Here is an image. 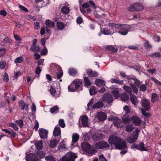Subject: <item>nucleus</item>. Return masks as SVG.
Returning <instances> with one entry per match:
<instances>
[{
    "label": "nucleus",
    "instance_id": "1",
    "mask_svg": "<svg viewBox=\"0 0 161 161\" xmlns=\"http://www.w3.org/2000/svg\"><path fill=\"white\" fill-rule=\"evenodd\" d=\"M82 148L89 156H91L95 152L94 148L97 149L108 147L109 145L104 141H101L95 143L94 147L90 146L86 142H83L81 144Z\"/></svg>",
    "mask_w": 161,
    "mask_h": 161
},
{
    "label": "nucleus",
    "instance_id": "2",
    "mask_svg": "<svg viewBox=\"0 0 161 161\" xmlns=\"http://www.w3.org/2000/svg\"><path fill=\"white\" fill-rule=\"evenodd\" d=\"M108 141L112 146H114L117 149L121 150L127 147L125 141H121L120 138L115 135H112L110 136Z\"/></svg>",
    "mask_w": 161,
    "mask_h": 161
},
{
    "label": "nucleus",
    "instance_id": "3",
    "mask_svg": "<svg viewBox=\"0 0 161 161\" xmlns=\"http://www.w3.org/2000/svg\"><path fill=\"white\" fill-rule=\"evenodd\" d=\"M108 25L110 27L119 29L118 32L123 36L126 35L131 27V25L127 24H119L112 23H109Z\"/></svg>",
    "mask_w": 161,
    "mask_h": 161
},
{
    "label": "nucleus",
    "instance_id": "4",
    "mask_svg": "<svg viewBox=\"0 0 161 161\" xmlns=\"http://www.w3.org/2000/svg\"><path fill=\"white\" fill-rule=\"evenodd\" d=\"M82 81L81 80L75 79L68 86V89L69 92H74L76 89L81 91L82 90L81 86Z\"/></svg>",
    "mask_w": 161,
    "mask_h": 161
},
{
    "label": "nucleus",
    "instance_id": "5",
    "mask_svg": "<svg viewBox=\"0 0 161 161\" xmlns=\"http://www.w3.org/2000/svg\"><path fill=\"white\" fill-rule=\"evenodd\" d=\"M50 70L51 72H55L56 73V76L55 78L57 79H59L63 75V72L60 67L58 65L54 64H51L50 67Z\"/></svg>",
    "mask_w": 161,
    "mask_h": 161
},
{
    "label": "nucleus",
    "instance_id": "6",
    "mask_svg": "<svg viewBox=\"0 0 161 161\" xmlns=\"http://www.w3.org/2000/svg\"><path fill=\"white\" fill-rule=\"evenodd\" d=\"M139 130L136 128L135 130L132 133L129 135L128 137L126 138L128 143H132L135 142L138 138L139 136Z\"/></svg>",
    "mask_w": 161,
    "mask_h": 161
},
{
    "label": "nucleus",
    "instance_id": "7",
    "mask_svg": "<svg viewBox=\"0 0 161 161\" xmlns=\"http://www.w3.org/2000/svg\"><path fill=\"white\" fill-rule=\"evenodd\" d=\"M128 81L129 82H130V85L133 92L135 93H137L138 92L137 88L133 85V84L134 83L137 87H138L140 86L142 82L135 78H129L128 79Z\"/></svg>",
    "mask_w": 161,
    "mask_h": 161
},
{
    "label": "nucleus",
    "instance_id": "8",
    "mask_svg": "<svg viewBox=\"0 0 161 161\" xmlns=\"http://www.w3.org/2000/svg\"><path fill=\"white\" fill-rule=\"evenodd\" d=\"M77 156L76 154L71 152L66 153L60 159V161H74Z\"/></svg>",
    "mask_w": 161,
    "mask_h": 161
},
{
    "label": "nucleus",
    "instance_id": "9",
    "mask_svg": "<svg viewBox=\"0 0 161 161\" xmlns=\"http://www.w3.org/2000/svg\"><path fill=\"white\" fill-rule=\"evenodd\" d=\"M141 103L142 107L140 108V110L141 108H143V110L147 111L150 108V102L149 100L146 98L143 99L142 100Z\"/></svg>",
    "mask_w": 161,
    "mask_h": 161
},
{
    "label": "nucleus",
    "instance_id": "10",
    "mask_svg": "<svg viewBox=\"0 0 161 161\" xmlns=\"http://www.w3.org/2000/svg\"><path fill=\"white\" fill-rule=\"evenodd\" d=\"M108 120L113 121L114 125L118 128L123 127L121 120L120 119H118L117 117L115 116L111 117L108 118Z\"/></svg>",
    "mask_w": 161,
    "mask_h": 161
},
{
    "label": "nucleus",
    "instance_id": "11",
    "mask_svg": "<svg viewBox=\"0 0 161 161\" xmlns=\"http://www.w3.org/2000/svg\"><path fill=\"white\" fill-rule=\"evenodd\" d=\"M131 148L132 149L136 148L141 151H147V149L145 147V145L142 142H140L138 144H133L131 145Z\"/></svg>",
    "mask_w": 161,
    "mask_h": 161
},
{
    "label": "nucleus",
    "instance_id": "12",
    "mask_svg": "<svg viewBox=\"0 0 161 161\" xmlns=\"http://www.w3.org/2000/svg\"><path fill=\"white\" fill-rule=\"evenodd\" d=\"M25 159L26 161H40L41 158L35 154L30 153L26 156Z\"/></svg>",
    "mask_w": 161,
    "mask_h": 161
},
{
    "label": "nucleus",
    "instance_id": "13",
    "mask_svg": "<svg viewBox=\"0 0 161 161\" xmlns=\"http://www.w3.org/2000/svg\"><path fill=\"white\" fill-rule=\"evenodd\" d=\"M102 99L103 101L107 102L108 103H111L113 101L112 95L109 93L104 94L103 97Z\"/></svg>",
    "mask_w": 161,
    "mask_h": 161
},
{
    "label": "nucleus",
    "instance_id": "14",
    "mask_svg": "<svg viewBox=\"0 0 161 161\" xmlns=\"http://www.w3.org/2000/svg\"><path fill=\"white\" fill-rule=\"evenodd\" d=\"M81 121L83 127H86L89 126L90 122L88 117L86 115H83L81 117Z\"/></svg>",
    "mask_w": 161,
    "mask_h": 161
},
{
    "label": "nucleus",
    "instance_id": "15",
    "mask_svg": "<svg viewBox=\"0 0 161 161\" xmlns=\"http://www.w3.org/2000/svg\"><path fill=\"white\" fill-rule=\"evenodd\" d=\"M39 133L41 138L44 139L47 137L48 131L42 128L40 129L39 130Z\"/></svg>",
    "mask_w": 161,
    "mask_h": 161
},
{
    "label": "nucleus",
    "instance_id": "16",
    "mask_svg": "<svg viewBox=\"0 0 161 161\" xmlns=\"http://www.w3.org/2000/svg\"><path fill=\"white\" fill-rule=\"evenodd\" d=\"M50 92L51 95L55 98L58 97L60 96L59 91L56 92L55 89L52 86H51Z\"/></svg>",
    "mask_w": 161,
    "mask_h": 161
},
{
    "label": "nucleus",
    "instance_id": "17",
    "mask_svg": "<svg viewBox=\"0 0 161 161\" xmlns=\"http://www.w3.org/2000/svg\"><path fill=\"white\" fill-rule=\"evenodd\" d=\"M56 26L58 30H62L65 28L66 25L62 22L59 21L57 22Z\"/></svg>",
    "mask_w": 161,
    "mask_h": 161
},
{
    "label": "nucleus",
    "instance_id": "18",
    "mask_svg": "<svg viewBox=\"0 0 161 161\" xmlns=\"http://www.w3.org/2000/svg\"><path fill=\"white\" fill-rule=\"evenodd\" d=\"M131 120L135 125H138L141 123V120L136 116H133L131 118Z\"/></svg>",
    "mask_w": 161,
    "mask_h": 161
},
{
    "label": "nucleus",
    "instance_id": "19",
    "mask_svg": "<svg viewBox=\"0 0 161 161\" xmlns=\"http://www.w3.org/2000/svg\"><path fill=\"white\" fill-rule=\"evenodd\" d=\"M80 137L79 135L76 133H74L72 135V145H73V143L77 142Z\"/></svg>",
    "mask_w": 161,
    "mask_h": 161
},
{
    "label": "nucleus",
    "instance_id": "20",
    "mask_svg": "<svg viewBox=\"0 0 161 161\" xmlns=\"http://www.w3.org/2000/svg\"><path fill=\"white\" fill-rule=\"evenodd\" d=\"M97 116L99 120H103L107 119V116L105 113L103 112H99L97 114Z\"/></svg>",
    "mask_w": 161,
    "mask_h": 161
},
{
    "label": "nucleus",
    "instance_id": "21",
    "mask_svg": "<svg viewBox=\"0 0 161 161\" xmlns=\"http://www.w3.org/2000/svg\"><path fill=\"white\" fill-rule=\"evenodd\" d=\"M61 132L59 127L57 125L54 128L53 135L55 136H57L61 135Z\"/></svg>",
    "mask_w": 161,
    "mask_h": 161
},
{
    "label": "nucleus",
    "instance_id": "22",
    "mask_svg": "<svg viewBox=\"0 0 161 161\" xmlns=\"http://www.w3.org/2000/svg\"><path fill=\"white\" fill-rule=\"evenodd\" d=\"M139 5V4L134 3L131 5L129 8H128V10L129 11H136V10H140L142 9V7L141 6H140V7L139 8H137L136 7V6H137Z\"/></svg>",
    "mask_w": 161,
    "mask_h": 161
},
{
    "label": "nucleus",
    "instance_id": "23",
    "mask_svg": "<svg viewBox=\"0 0 161 161\" xmlns=\"http://www.w3.org/2000/svg\"><path fill=\"white\" fill-rule=\"evenodd\" d=\"M95 84L99 87H101L105 86V82L103 80L97 79L95 80Z\"/></svg>",
    "mask_w": 161,
    "mask_h": 161
},
{
    "label": "nucleus",
    "instance_id": "24",
    "mask_svg": "<svg viewBox=\"0 0 161 161\" xmlns=\"http://www.w3.org/2000/svg\"><path fill=\"white\" fill-rule=\"evenodd\" d=\"M130 101L132 104L135 105H137L139 102L137 100L136 97L132 94H130Z\"/></svg>",
    "mask_w": 161,
    "mask_h": 161
},
{
    "label": "nucleus",
    "instance_id": "25",
    "mask_svg": "<svg viewBox=\"0 0 161 161\" xmlns=\"http://www.w3.org/2000/svg\"><path fill=\"white\" fill-rule=\"evenodd\" d=\"M19 106L20 108L22 110H23L24 109L27 110L28 109V105H26L25 102L23 101H21L19 102Z\"/></svg>",
    "mask_w": 161,
    "mask_h": 161
},
{
    "label": "nucleus",
    "instance_id": "26",
    "mask_svg": "<svg viewBox=\"0 0 161 161\" xmlns=\"http://www.w3.org/2000/svg\"><path fill=\"white\" fill-rule=\"evenodd\" d=\"M106 49L110 51L111 53L116 52L117 51V48L116 47L109 45L106 47Z\"/></svg>",
    "mask_w": 161,
    "mask_h": 161
},
{
    "label": "nucleus",
    "instance_id": "27",
    "mask_svg": "<svg viewBox=\"0 0 161 161\" xmlns=\"http://www.w3.org/2000/svg\"><path fill=\"white\" fill-rule=\"evenodd\" d=\"M61 11L63 14H67L69 13L70 9L68 7L64 6L62 8Z\"/></svg>",
    "mask_w": 161,
    "mask_h": 161
},
{
    "label": "nucleus",
    "instance_id": "28",
    "mask_svg": "<svg viewBox=\"0 0 161 161\" xmlns=\"http://www.w3.org/2000/svg\"><path fill=\"white\" fill-rule=\"evenodd\" d=\"M87 73L90 77H95L97 75V73L96 72L92 71L91 69H89L87 70Z\"/></svg>",
    "mask_w": 161,
    "mask_h": 161
},
{
    "label": "nucleus",
    "instance_id": "29",
    "mask_svg": "<svg viewBox=\"0 0 161 161\" xmlns=\"http://www.w3.org/2000/svg\"><path fill=\"white\" fill-rule=\"evenodd\" d=\"M159 96L156 93H152L151 97V101L153 103H155L159 99Z\"/></svg>",
    "mask_w": 161,
    "mask_h": 161
},
{
    "label": "nucleus",
    "instance_id": "30",
    "mask_svg": "<svg viewBox=\"0 0 161 161\" xmlns=\"http://www.w3.org/2000/svg\"><path fill=\"white\" fill-rule=\"evenodd\" d=\"M45 24L47 27L53 28L54 25V23L53 22L51 21L49 19H47L45 21Z\"/></svg>",
    "mask_w": 161,
    "mask_h": 161
},
{
    "label": "nucleus",
    "instance_id": "31",
    "mask_svg": "<svg viewBox=\"0 0 161 161\" xmlns=\"http://www.w3.org/2000/svg\"><path fill=\"white\" fill-rule=\"evenodd\" d=\"M134 127L132 124H127L125 125V130L127 132H130L134 129Z\"/></svg>",
    "mask_w": 161,
    "mask_h": 161
},
{
    "label": "nucleus",
    "instance_id": "32",
    "mask_svg": "<svg viewBox=\"0 0 161 161\" xmlns=\"http://www.w3.org/2000/svg\"><path fill=\"white\" fill-rule=\"evenodd\" d=\"M111 92L113 96L116 99L118 98L119 97V91L117 88H114L111 91Z\"/></svg>",
    "mask_w": 161,
    "mask_h": 161
},
{
    "label": "nucleus",
    "instance_id": "33",
    "mask_svg": "<svg viewBox=\"0 0 161 161\" xmlns=\"http://www.w3.org/2000/svg\"><path fill=\"white\" fill-rule=\"evenodd\" d=\"M103 104L102 102H98L94 104L92 106L93 108H100L103 106Z\"/></svg>",
    "mask_w": 161,
    "mask_h": 161
},
{
    "label": "nucleus",
    "instance_id": "34",
    "mask_svg": "<svg viewBox=\"0 0 161 161\" xmlns=\"http://www.w3.org/2000/svg\"><path fill=\"white\" fill-rule=\"evenodd\" d=\"M69 75L74 76L77 74V71L74 68H71L69 69Z\"/></svg>",
    "mask_w": 161,
    "mask_h": 161
},
{
    "label": "nucleus",
    "instance_id": "35",
    "mask_svg": "<svg viewBox=\"0 0 161 161\" xmlns=\"http://www.w3.org/2000/svg\"><path fill=\"white\" fill-rule=\"evenodd\" d=\"M40 47L36 45H31L30 48V50L35 52H36L40 51Z\"/></svg>",
    "mask_w": 161,
    "mask_h": 161
},
{
    "label": "nucleus",
    "instance_id": "36",
    "mask_svg": "<svg viewBox=\"0 0 161 161\" xmlns=\"http://www.w3.org/2000/svg\"><path fill=\"white\" fill-rule=\"evenodd\" d=\"M58 141L56 139H53L50 141L49 146L51 148H54L56 146Z\"/></svg>",
    "mask_w": 161,
    "mask_h": 161
},
{
    "label": "nucleus",
    "instance_id": "37",
    "mask_svg": "<svg viewBox=\"0 0 161 161\" xmlns=\"http://www.w3.org/2000/svg\"><path fill=\"white\" fill-rule=\"evenodd\" d=\"M35 146L37 149L38 150L41 149L42 147V141H37L35 143Z\"/></svg>",
    "mask_w": 161,
    "mask_h": 161
},
{
    "label": "nucleus",
    "instance_id": "38",
    "mask_svg": "<svg viewBox=\"0 0 161 161\" xmlns=\"http://www.w3.org/2000/svg\"><path fill=\"white\" fill-rule=\"evenodd\" d=\"M92 137L95 141L99 140L102 138L101 136V134L99 133L94 134L92 135Z\"/></svg>",
    "mask_w": 161,
    "mask_h": 161
},
{
    "label": "nucleus",
    "instance_id": "39",
    "mask_svg": "<svg viewBox=\"0 0 161 161\" xmlns=\"http://www.w3.org/2000/svg\"><path fill=\"white\" fill-rule=\"evenodd\" d=\"M120 97L121 100L123 101H126L128 100L129 97L128 94L126 93H123L121 96Z\"/></svg>",
    "mask_w": 161,
    "mask_h": 161
},
{
    "label": "nucleus",
    "instance_id": "40",
    "mask_svg": "<svg viewBox=\"0 0 161 161\" xmlns=\"http://www.w3.org/2000/svg\"><path fill=\"white\" fill-rule=\"evenodd\" d=\"M103 33L105 35H112L114 32H111L110 30L107 28H104L102 31Z\"/></svg>",
    "mask_w": 161,
    "mask_h": 161
},
{
    "label": "nucleus",
    "instance_id": "41",
    "mask_svg": "<svg viewBox=\"0 0 161 161\" xmlns=\"http://www.w3.org/2000/svg\"><path fill=\"white\" fill-rule=\"evenodd\" d=\"M110 82L112 83H116L119 85H122L123 83V80H119L117 79L112 78L111 79Z\"/></svg>",
    "mask_w": 161,
    "mask_h": 161
},
{
    "label": "nucleus",
    "instance_id": "42",
    "mask_svg": "<svg viewBox=\"0 0 161 161\" xmlns=\"http://www.w3.org/2000/svg\"><path fill=\"white\" fill-rule=\"evenodd\" d=\"M90 94L91 95L95 94L97 92V91L94 86H92L89 90Z\"/></svg>",
    "mask_w": 161,
    "mask_h": 161
},
{
    "label": "nucleus",
    "instance_id": "43",
    "mask_svg": "<svg viewBox=\"0 0 161 161\" xmlns=\"http://www.w3.org/2000/svg\"><path fill=\"white\" fill-rule=\"evenodd\" d=\"M24 60V58L22 56L17 57L14 60V62L15 64L22 63Z\"/></svg>",
    "mask_w": 161,
    "mask_h": 161
},
{
    "label": "nucleus",
    "instance_id": "44",
    "mask_svg": "<svg viewBox=\"0 0 161 161\" xmlns=\"http://www.w3.org/2000/svg\"><path fill=\"white\" fill-rule=\"evenodd\" d=\"M58 149L60 150H64L66 149L64 140L62 141L59 146H58Z\"/></svg>",
    "mask_w": 161,
    "mask_h": 161
},
{
    "label": "nucleus",
    "instance_id": "45",
    "mask_svg": "<svg viewBox=\"0 0 161 161\" xmlns=\"http://www.w3.org/2000/svg\"><path fill=\"white\" fill-rule=\"evenodd\" d=\"M47 161H56V159L52 156H48L45 158Z\"/></svg>",
    "mask_w": 161,
    "mask_h": 161
},
{
    "label": "nucleus",
    "instance_id": "46",
    "mask_svg": "<svg viewBox=\"0 0 161 161\" xmlns=\"http://www.w3.org/2000/svg\"><path fill=\"white\" fill-rule=\"evenodd\" d=\"M123 88L130 95V94H131V89L130 88L127 86H123Z\"/></svg>",
    "mask_w": 161,
    "mask_h": 161
},
{
    "label": "nucleus",
    "instance_id": "47",
    "mask_svg": "<svg viewBox=\"0 0 161 161\" xmlns=\"http://www.w3.org/2000/svg\"><path fill=\"white\" fill-rule=\"evenodd\" d=\"M8 126L12 127L16 131H17L18 129V128L15 124L10 123L8 124Z\"/></svg>",
    "mask_w": 161,
    "mask_h": 161
},
{
    "label": "nucleus",
    "instance_id": "48",
    "mask_svg": "<svg viewBox=\"0 0 161 161\" xmlns=\"http://www.w3.org/2000/svg\"><path fill=\"white\" fill-rule=\"evenodd\" d=\"M144 45L145 48L148 49H150L152 47L151 45L149 43L148 41H145Z\"/></svg>",
    "mask_w": 161,
    "mask_h": 161
},
{
    "label": "nucleus",
    "instance_id": "49",
    "mask_svg": "<svg viewBox=\"0 0 161 161\" xmlns=\"http://www.w3.org/2000/svg\"><path fill=\"white\" fill-rule=\"evenodd\" d=\"M84 81L86 86H89L91 85V83L88 77H85L84 78Z\"/></svg>",
    "mask_w": 161,
    "mask_h": 161
},
{
    "label": "nucleus",
    "instance_id": "50",
    "mask_svg": "<svg viewBox=\"0 0 161 161\" xmlns=\"http://www.w3.org/2000/svg\"><path fill=\"white\" fill-rule=\"evenodd\" d=\"M58 123L59 125L62 128H64L65 127V125L64 120L60 119L58 121Z\"/></svg>",
    "mask_w": 161,
    "mask_h": 161
},
{
    "label": "nucleus",
    "instance_id": "51",
    "mask_svg": "<svg viewBox=\"0 0 161 161\" xmlns=\"http://www.w3.org/2000/svg\"><path fill=\"white\" fill-rule=\"evenodd\" d=\"M20 128H21L23 126V122L22 119L19 120H17L15 121Z\"/></svg>",
    "mask_w": 161,
    "mask_h": 161
},
{
    "label": "nucleus",
    "instance_id": "52",
    "mask_svg": "<svg viewBox=\"0 0 161 161\" xmlns=\"http://www.w3.org/2000/svg\"><path fill=\"white\" fill-rule=\"evenodd\" d=\"M140 110H141L142 114L145 116L146 117H149L150 116V114L146 112H145V110H143V108H141Z\"/></svg>",
    "mask_w": 161,
    "mask_h": 161
},
{
    "label": "nucleus",
    "instance_id": "53",
    "mask_svg": "<svg viewBox=\"0 0 161 161\" xmlns=\"http://www.w3.org/2000/svg\"><path fill=\"white\" fill-rule=\"evenodd\" d=\"M6 66V62L4 60L1 61L0 62V68L3 69Z\"/></svg>",
    "mask_w": 161,
    "mask_h": 161
},
{
    "label": "nucleus",
    "instance_id": "54",
    "mask_svg": "<svg viewBox=\"0 0 161 161\" xmlns=\"http://www.w3.org/2000/svg\"><path fill=\"white\" fill-rule=\"evenodd\" d=\"M3 80L6 82H7L8 80V74L5 73H4L3 77Z\"/></svg>",
    "mask_w": 161,
    "mask_h": 161
},
{
    "label": "nucleus",
    "instance_id": "55",
    "mask_svg": "<svg viewBox=\"0 0 161 161\" xmlns=\"http://www.w3.org/2000/svg\"><path fill=\"white\" fill-rule=\"evenodd\" d=\"M47 50L46 47H45L44 49H43L41 51V54L42 55H47Z\"/></svg>",
    "mask_w": 161,
    "mask_h": 161
},
{
    "label": "nucleus",
    "instance_id": "56",
    "mask_svg": "<svg viewBox=\"0 0 161 161\" xmlns=\"http://www.w3.org/2000/svg\"><path fill=\"white\" fill-rule=\"evenodd\" d=\"M124 111L125 112V113L126 114L129 113L130 112V110L129 108V107L127 106H125L124 107Z\"/></svg>",
    "mask_w": 161,
    "mask_h": 161
},
{
    "label": "nucleus",
    "instance_id": "57",
    "mask_svg": "<svg viewBox=\"0 0 161 161\" xmlns=\"http://www.w3.org/2000/svg\"><path fill=\"white\" fill-rule=\"evenodd\" d=\"M152 80L156 84L159 85H161V82H160L159 80H157L154 77H152L151 78Z\"/></svg>",
    "mask_w": 161,
    "mask_h": 161
},
{
    "label": "nucleus",
    "instance_id": "58",
    "mask_svg": "<svg viewBox=\"0 0 161 161\" xmlns=\"http://www.w3.org/2000/svg\"><path fill=\"white\" fill-rule=\"evenodd\" d=\"M99 160L101 161H108L105 158L103 154H101L99 156Z\"/></svg>",
    "mask_w": 161,
    "mask_h": 161
},
{
    "label": "nucleus",
    "instance_id": "59",
    "mask_svg": "<svg viewBox=\"0 0 161 161\" xmlns=\"http://www.w3.org/2000/svg\"><path fill=\"white\" fill-rule=\"evenodd\" d=\"M83 139L86 141L89 140L90 139V136L88 133H86L83 136Z\"/></svg>",
    "mask_w": 161,
    "mask_h": 161
},
{
    "label": "nucleus",
    "instance_id": "60",
    "mask_svg": "<svg viewBox=\"0 0 161 161\" xmlns=\"http://www.w3.org/2000/svg\"><path fill=\"white\" fill-rule=\"evenodd\" d=\"M146 85L142 84L140 86V89L141 91L144 92L146 91Z\"/></svg>",
    "mask_w": 161,
    "mask_h": 161
},
{
    "label": "nucleus",
    "instance_id": "61",
    "mask_svg": "<svg viewBox=\"0 0 161 161\" xmlns=\"http://www.w3.org/2000/svg\"><path fill=\"white\" fill-rule=\"evenodd\" d=\"M19 7L20 9L24 11H25L26 12H27L28 11V9L27 8H26L25 7L22 5H19Z\"/></svg>",
    "mask_w": 161,
    "mask_h": 161
},
{
    "label": "nucleus",
    "instance_id": "62",
    "mask_svg": "<svg viewBox=\"0 0 161 161\" xmlns=\"http://www.w3.org/2000/svg\"><path fill=\"white\" fill-rule=\"evenodd\" d=\"M76 21L77 24H80L82 23L83 19L81 17L79 16L77 18Z\"/></svg>",
    "mask_w": 161,
    "mask_h": 161
},
{
    "label": "nucleus",
    "instance_id": "63",
    "mask_svg": "<svg viewBox=\"0 0 161 161\" xmlns=\"http://www.w3.org/2000/svg\"><path fill=\"white\" fill-rule=\"evenodd\" d=\"M58 107L57 106H55L53 108H50V112L51 113H53L55 111H57L58 109Z\"/></svg>",
    "mask_w": 161,
    "mask_h": 161
},
{
    "label": "nucleus",
    "instance_id": "64",
    "mask_svg": "<svg viewBox=\"0 0 161 161\" xmlns=\"http://www.w3.org/2000/svg\"><path fill=\"white\" fill-rule=\"evenodd\" d=\"M34 28L36 30L38 29L40 27V24L38 22H35L34 23Z\"/></svg>",
    "mask_w": 161,
    "mask_h": 161
}]
</instances>
